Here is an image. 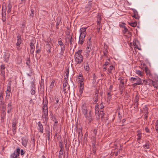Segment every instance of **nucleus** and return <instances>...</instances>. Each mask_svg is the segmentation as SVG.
Returning <instances> with one entry per match:
<instances>
[{"label":"nucleus","mask_w":158,"mask_h":158,"mask_svg":"<svg viewBox=\"0 0 158 158\" xmlns=\"http://www.w3.org/2000/svg\"><path fill=\"white\" fill-rule=\"evenodd\" d=\"M68 79L65 78L63 80V90L64 93L70 94V86L68 84Z\"/></svg>","instance_id":"nucleus-1"},{"label":"nucleus","mask_w":158,"mask_h":158,"mask_svg":"<svg viewBox=\"0 0 158 158\" xmlns=\"http://www.w3.org/2000/svg\"><path fill=\"white\" fill-rule=\"evenodd\" d=\"M95 112L96 118L98 119L100 118V116L102 119L104 118V111L102 110H99L97 111H95Z\"/></svg>","instance_id":"nucleus-2"},{"label":"nucleus","mask_w":158,"mask_h":158,"mask_svg":"<svg viewBox=\"0 0 158 158\" xmlns=\"http://www.w3.org/2000/svg\"><path fill=\"white\" fill-rule=\"evenodd\" d=\"M82 111L83 113L85 115L86 118H88L87 110L85 105L83 104L81 107Z\"/></svg>","instance_id":"nucleus-3"},{"label":"nucleus","mask_w":158,"mask_h":158,"mask_svg":"<svg viewBox=\"0 0 158 158\" xmlns=\"http://www.w3.org/2000/svg\"><path fill=\"white\" fill-rule=\"evenodd\" d=\"M77 131L78 134V139L79 142L80 140L82 139V138L83 136V134L82 133V129L81 128H79L77 130Z\"/></svg>","instance_id":"nucleus-4"},{"label":"nucleus","mask_w":158,"mask_h":158,"mask_svg":"<svg viewBox=\"0 0 158 158\" xmlns=\"http://www.w3.org/2000/svg\"><path fill=\"white\" fill-rule=\"evenodd\" d=\"M82 52V50H79L75 54V57L76 59H80L83 58V56L81 55V53Z\"/></svg>","instance_id":"nucleus-5"},{"label":"nucleus","mask_w":158,"mask_h":158,"mask_svg":"<svg viewBox=\"0 0 158 158\" xmlns=\"http://www.w3.org/2000/svg\"><path fill=\"white\" fill-rule=\"evenodd\" d=\"M18 122L16 119L14 118L13 120V122L12 123V130L13 131V133L15 134V131L17 128L16 125L17 124Z\"/></svg>","instance_id":"nucleus-6"},{"label":"nucleus","mask_w":158,"mask_h":158,"mask_svg":"<svg viewBox=\"0 0 158 158\" xmlns=\"http://www.w3.org/2000/svg\"><path fill=\"white\" fill-rule=\"evenodd\" d=\"M37 129L39 132L41 133H43L44 132V128L42 124L40 122H39L37 123Z\"/></svg>","instance_id":"nucleus-7"},{"label":"nucleus","mask_w":158,"mask_h":158,"mask_svg":"<svg viewBox=\"0 0 158 158\" xmlns=\"http://www.w3.org/2000/svg\"><path fill=\"white\" fill-rule=\"evenodd\" d=\"M43 110V116L44 118H46L48 116V109H42Z\"/></svg>","instance_id":"nucleus-8"},{"label":"nucleus","mask_w":158,"mask_h":158,"mask_svg":"<svg viewBox=\"0 0 158 158\" xmlns=\"http://www.w3.org/2000/svg\"><path fill=\"white\" fill-rule=\"evenodd\" d=\"M22 144L25 147H26L27 145V143L28 140L27 139L26 137H23L22 138Z\"/></svg>","instance_id":"nucleus-9"},{"label":"nucleus","mask_w":158,"mask_h":158,"mask_svg":"<svg viewBox=\"0 0 158 158\" xmlns=\"http://www.w3.org/2000/svg\"><path fill=\"white\" fill-rule=\"evenodd\" d=\"M11 90V89L10 88V86H8L7 87V89L6 91V98L7 99H8L10 96V91Z\"/></svg>","instance_id":"nucleus-10"},{"label":"nucleus","mask_w":158,"mask_h":158,"mask_svg":"<svg viewBox=\"0 0 158 158\" xmlns=\"http://www.w3.org/2000/svg\"><path fill=\"white\" fill-rule=\"evenodd\" d=\"M91 48H89V47H87L85 51V55L86 57V58H88L89 56V53L90 51L91 50Z\"/></svg>","instance_id":"nucleus-11"},{"label":"nucleus","mask_w":158,"mask_h":158,"mask_svg":"<svg viewBox=\"0 0 158 158\" xmlns=\"http://www.w3.org/2000/svg\"><path fill=\"white\" fill-rule=\"evenodd\" d=\"M43 104V106L42 107V109H48V107L47 106L48 102L47 99H46V100H44V99Z\"/></svg>","instance_id":"nucleus-12"},{"label":"nucleus","mask_w":158,"mask_h":158,"mask_svg":"<svg viewBox=\"0 0 158 158\" xmlns=\"http://www.w3.org/2000/svg\"><path fill=\"white\" fill-rule=\"evenodd\" d=\"M133 10L134 15L133 16V17L136 19H139V17L138 15L137 11L135 9H133Z\"/></svg>","instance_id":"nucleus-13"},{"label":"nucleus","mask_w":158,"mask_h":158,"mask_svg":"<svg viewBox=\"0 0 158 158\" xmlns=\"http://www.w3.org/2000/svg\"><path fill=\"white\" fill-rule=\"evenodd\" d=\"M21 43V36L20 35H18L17 36V40L16 43V45L17 46H19Z\"/></svg>","instance_id":"nucleus-14"},{"label":"nucleus","mask_w":158,"mask_h":158,"mask_svg":"<svg viewBox=\"0 0 158 158\" xmlns=\"http://www.w3.org/2000/svg\"><path fill=\"white\" fill-rule=\"evenodd\" d=\"M97 24H101V21L102 19V18L101 17V14L99 13H98V16H97Z\"/></svg>","instance_id":"nucleus-15"},{"label":"nucleus","mask_w":158,"mask_h":158,"mask_svg":"<svg viewBox=\"0 0 158 158\" xmlns=\"http://www.w3.org/2000/svg\"><path fill=\"white\" fill-rule=\"evenodd\" d=\"M6 8L5 6V7L3 6H2V17L6 16Z\"/></svg>","instance_id":"nucleus-16"},{"label":"nucleus","mask_w":158,"mask_h":158,"mask_svg":"<svg viewBox=\"0 0 158 158\" xmlns=\"http://www.w3.org/2000/svg\"><path fill=\"white\" fill-rule=\"evenodd\" d=\"M137 82L134 83V84H135L136 85H142V82L141 81V79L139 78H138L136 80Z\"/></svg>","instance_id":"nucleus-17"},{"label":"nucleus","mask_w":158,"mask_h":158,"mask_svg":"<svg viewBox=\"0 0 158 158\" xmlns=\"http://www.w3.org/2000/svg\"><path fill=\"white\" fill-rule=\"evenodd\" d=\"M12 7V5L10 4V3H9L8 4V6H7L8 9H7V12L8 13H9L11 12Z\"/></svg>","instance_id":"nucleus-18"},{"label":"nucleus","mask_w":158,"mask_h":158,"mask_svg":"<svg viewBox=\"0 0 158 158\" xmlns=\"http://www.w3.org/2000/svg\"><path fill=\"white\" fill-rule=\"evenodd\" d=\"M12 105L11 104V103H10L8 104V106H7V113H10L11 110L12 109Z\"/></svg>","instance_id":"nucleus-19"},{"label":"nucleus","mask_w":158,"mask_h":158,"mask_svg":"<svg viewBox=\"0 0 158 158\" xmlns=\"http://www.w3.org/2000/svg\"><path fill=\"white\" fill-rule=\"evenodd\" d=\"M91 40L90 38L89 39V41L87 42V47L91 48L92 47Z\"/></svg>","instance_id":"nucleus-20"},{"label":"nucleus","mask_w":158,"mask_h":158,"mask_svg":"<svg viewBox=\"0 0 158 158\" xmlns=\"http://www.w3.org/2000/svg\"><path fill=\"white\" fill-rule=\"evenodd\" d=\"M143 147L145 149H148L149 148V142H146L145 144L143 145Z\"/></svg>","instance_id":"nucleus-21"},{"label":"nucleus","mask_w":158,"mask_h":158,"mask_svg":"<svg viewBox=\"0 0 158 158\" xmlns=\"http://www.w3.org/2000/svg\"><path fill=\"white\" fill-rule=\"evenodd\" d=\"M141 134V132L140 131H137V135L138 136V138H137V140H139L141 139L142 137Z\"/></svg>","instance_id":"nucleus-22"},{"label":"nucleus","mask_w":158,"mask_h":158,"mask_svg":"<svg viewBox=\"0 0 158 158\" xmlns=\"http://www.w3.org/2000/svg\"><path fill=\"white\" fill-rule=\"evenodd\" d=\"M32 88L31 91V92L32 95H34L35 93V88L34 87V84H32L31 85Z\"/></svg>","instance_id":"nucleus-23"},{"label":"nucleus","mask_w":158,"mask_h":158,"mask_svg":"<svg viewBox=\"0 0 158 158\" xmlns=\"http://www.w3.org/2000/svg\"><path fill=\"white\" fill-rule=\"evenodd\" d=\"M135 72L138 75L140 76V77H142L143 76V73L140 70H136Z\"/></svg>","instance_id":"nucleus-24"},{"label":"nucleus","mask_w":158,"mask_h":158,"mask_svg":"<svg viewBox=\"0 0 158 158\" xmlns=\"http://www.w3.org/2000/svg\"><path fill=\"white\" fill-rule=\"evenodd\" d=\"M86 34V32L80 33L79 38H81V39H85V36Z\"/></svg>","instance_id":"nucleus-25"},{"label":"nucleus","mask_w":158,"mask_h":158,"mask_svg":"<svg viewBox=\"0 0 158 158\" xmlns=\"http://www.w3.org/2000/svg\"><path fill=\"white\" fill-rule=\"evenodd\" d=\"M144 113H148V108L147 105H145L143 108Z\"/></svg>","instance_id":"nucleus-26"},{"label":"nucleus","mask_w":158,"mask_h":158,"mask_svg":"<svg viewBox=\"0 0 158 158\" xmlns=\"http://www.w3.org/2000/svg\"><path fill=\"white\" fill-rule=\"evenodd\" d=\"M86 29L87 28L85 27H83L81 28L80 31V33L86 32L85 31Z\"/></svg>","instance_id":"nucleus-27"},{"label":"nucleus","mask_w":158,"mask_h":158,"mask_svg":"<svg viewBox=\"0 0 158 158\" xmlns=\"http://www.w3.org/2000/svg\"><path fill=\"white\" fill-rule=\"evenodd\" d=\"M153 81L152 80L150 79H148L147 81V83H148V84L149 85H151L153 84Z\"/></svg>","instance_id":"nucleus-28"},{"label":"nucleus","mask_w":158,"mask_h":158,"mask_svg":"<svg viewBox=\"0 0 158 158\" xmlns=\"http://www.w3.org/2000/svg\"><path fill=\"white\" fill-rule=\"evenodd\" d=\"M46 133L47 135L48 139V140L50 139V130H47L46 131Z\"/></svg>","instance_id":"nucleus-29"},{"label":"nucleus","mask_w":158,"mask_h":158,"mask_svg":"<svg viewBox=\"0 0 158 158\" xmlns=\"http://www.w3.org/2000/svg\"><path fill=\"white\" fill-rule=\"evenodd\" d=\"M129 25L132 27H135L137 26V23L136 22L129 23Z\"/></svg>","instance_id":"nucleus-30"},{"label":"nucleus","mask_w":158,"mask_h":158,"mask_svg":"<svg viewBox=\"0 0 158 158\" xmlns=\"http://www.w3.org/2000/svg\"><path fill=\"white\" fill-rule=\"evenodd\" d=\"M63 154V151L60 150L58 158H62Z\"/></svg>","instance_id":"nucleus-31"},{"label":"nucleus","mask_w":158,"mask_h":158,"mask_svg":"<svg viewBox=\"0 0 158 158\" xmlns=\"http://www.w3.org/2000/svg\"><path fill=\"white\" fill-rule=\"evenodd\" d=\"M60 46V48H61V53L63 54V53L64 51V49H65L64 45V44H63Z\"/></svg>","instance_id":"nucleus-32"},{"label":"nucleus","mask_w":158,"mask_h":158,"mask_svg":"<svg viewBox=\"0 0 158 158\" xmlns=\"http://www.w3.org/2000/svg\"><path fill=\"white\" fill-rule=\"evenodd\" d=\"M85 40V39H81V38H79V40L78 42V44L81 45L82 44Z\"/></svg>","instance_id":"nucleus-33"},{"label":"nucleus","mask_w":158,"mask_h":158,"mask_svg":"<svg viewBox=\"0 0 158 158\" xmlns=\"http://www.w3.org/2000/svg\"><path fill=\"white\" fill-rule=\"evenodd\" d=\"M98 94H95L94 97V102L96 103L98 101Z\"/></svg>","instance_id":"nucleus-34"},{"label":"nucleus","mask_w":158,"mask_h":158,"mask_svg":"<svg viewBox=\"0 0 158 158\" xmlns=\"http://www.w3.org/2000/svg\"><path fill=\"white\" fill-rule=\"evenodd\" d=\"M155 88H158V84L156 82L153 81L152 85Z\"/></svg>","instance_id":"nucleus-35"},{"label":"nucleus","mask_w":158,"mask_h":158,"mask_svg":"<svg viewBox=\"0 0 158 158\" xmlns=\"http://www.w3.org/2000/svg\"><path fill=\"white\" fill-rule=\"evenodd\" d=\"M17 155V154L15 153V152H14V153L11 155V157L12 158H16L18 156Z\"/></svg>","instance_id":"nucleus-36"},{"label":"nucleus","mask_w":158,"mask_h":158,"mask_svg":"<svg viewBox=\"0 0 158 158\" xmlns=\"http://www.w3.org/2000/svg\"><path fill=\"white\" fill-rule=\"evenodd\" d=\"M59 146L60 148V150L63 151L64 150H63V144H62V142H59Z\"/></svg>","instance_id":"nucleus-37"},{"label":"nucleus","mask_w":158,"mask_h":158,"mask_svg":"<svg viewBox=\"0 0 158 158\" xmlns=\"http://www.w3.org/2000/svg\"><path fill=\"white\" fill-rule=\"evenodd\" d=\"M69 68L68 67L67 69H66L65 73H66V78L68 79V77L69 76Z\"/></svg>","instance_id":"nucleus-38"},{"label":"nucleus","mask_w":158,"mask_h":158,"mask_svg":"<svg viewBox=\"0 0 158 158\" xmlns=\"http://www.w3.org/2000/svg\"><path fill=\"white\" fill-rule=\"evenodd\" d=\"M134 45L135 46V48L136 49H138L139 50H141V48L138 45L136 44V43H135L134 44Z\"/></svg>","instance_id":"nucleus-39"},{"label":"nucleus","mask_w":158,"mask_h":158,"mask_svg":"<svg viewBox=\"0 0 158 158\" xmlns=\"http://www.w3.org/2000/svg\"><path fill=\"white\" fill-rule=\"evenodd\" d=\"M145 71L147 74H149L150 73V70H149L148 67H146L145 68Z\"/></svg>","instance_id":"nucleus-40"},{"label":"nucleus","mask_w":158,"mask_h":158,"mask_svg":"<svg viewBox=\"0 0 158 158\" xmlns=\"http://www.w3.org/2000/svg\"><path fill=\"white\" fill-rule=\"evenodd\" d=\"M69 40L71 45H72L73 44H74V39L72 38V37L70 39L69 38Z\"/></svg>","instance_id":"nucleus-41"},{"label":"nucleus","mask_w":158,"mask_h":158,"mask_svg":"<svg viewBox=\"0 0 158 158\" xmlns=\"http://www.w3.org/2000/svg\"><path fill=\"white\" fill-rule=\"evenodd\" d=\"M86 65L84 66L85 70L86 71H88L89 69V67L88 63H87Z\"/></svg>","instance_id":"nucleus-42"},{"label":"nucleus","mask_w":158,"mask_h":158,"mask_svg":"<svg viewBox=\"0 0 158 158\" xmlns=\"http://www.w3.org/2000/svg\"><path fill=\"white\" fill-rule=\"evenodd\" d=\"M104 107L103 105V102H102L100 105V109L99 110H102Z\"/></svg>","instance_id":"nucleus-43"},{"label":"nucleus","mask_w":158,"mask_h":158,"mask_svg":"<svg viewBox=\"0 0 158 158\" xmlns=\"http://www.w3.org/2000/svg\"><path fill=\"white\" fill-rule=\"evenodd\" d=\"M55 84V81L53 80L51 82V83L50 85V88H52L53 86H54Z\"/></svg>","instance_id":"nucleus-44"},{"label":"nucleus","mask_w":158,"mask_h":158,"mask_svg":"<svg viewBox=\"0 0 158 158\" xmlns=\"http://www.w3.org/2000/svg\"><path fill=\"white\" fill-rule=\"evenodd\" d=\"M54 99L56 100L55 104H57L59 101V99L58 97H55Z\"/></svg>","instance_id":"nucleus-45"},{"label":"nucleus","mask_w":158,"mask_h":158,"mask_svg":"<svg viewBox=\"0 0 158 158\" xmlns=\"http://www.w3.org/2000/svg\"><path fill=\"white\" fill-rule=\"evenodd\" d=\"M20 149L19 148H17L16 149V151H15V153L17 154V155L18 156H19V154L20 153Z\"/></svg>","instance_id":"nucleus-46"},{"label":"nucleus","mask_w":158,"mask_h":158,"mask_svg":"<svg viewBox=\"0 0 158 158\" xmlns=\"http://www.w3.org/2000/svg\"><path fill=\"white\" fill-rule=\"evenodd\" d=\"M2 76L4 77L5 78V75L4 70H0Z\"/></svg>","instance_id":"nucleus-47"},{"label":"nucleus","mask_w":158,"mask_h":158,"mask_svg":"<svg viewBox=\"0 0 158 158\" xmlns=\"http://www.w3.org/2000/svg\"><path fill=\"white\" fill-rule=\"evenodd\" d=\"M97 131L96 129H94L93 131L92 135L93 137H95L97 134Z\"/></svg>","instance_id":"nucleus-48"},{"label":"nucleus","mask_w":158,"mask_h":158,"mask_svg":"<svg viewBox=\"0 0 158 158\" xmlns=\"http://www.w3.org/2000/svg\"><path fill=\"white\" fill-rule=\"evenodd\" d=\"M3 98H0V104L1 105H4V102L3 101Z\"/></svg>","instance_id":"nucleus-49"},{"label":"nucleus","mask_w":158,"mask_h":158,"mask_svg":"<svg viewBox=\"0 0 158 158\" xmlns=\"http://www.w3.org/2000/svg\"><path fill=\"white\" fill-rule=\"evenodd\" d=\"M89 120L90 122L91 121V114L90 112H89Z\"/></svg>","instance_id":"nucleus-50"},{"label":"nucleus","mask_w":158,"mask_h":158,"mask_svg":"<svg viewBox=\"0 0 158 158\" xmlns=\"http://www.w3.org/2000/svg\"><path fill=\"white\" fill-rule=\"evenodd\" d=\"M139 100V98L137 97V95H136V96L135 98V103L136 102H138Z\"/></svg>","instance_id":"nucleus-51"},{"label":"nucleus","mask_w":158,"mask_h":158,"mask_svg":"<svg viewBox=\"0 0 158 158\" xmlns=\"http://www.w3.org/2000/svg\"><path fill=\"white\" fill-rule=\"evenodd\" d=\"M102 27V24H97V28L98 29H101Z\"/></svg>","instance_id":"nucleus-52"},{"label":"nucleus","mask_w":158,"mask_h":158,"mask_svg":"<svg viewBox=\"0 0 158 158\" xmlns=\"http://www.w3.org/2000/svg\"><path fill=\"white\" fill-rule=\"evenodd\" d=\"M34 11L33 9H32L31 10V13L30 14V15L31 17H33L34 16Z\"/></svg>","instance_id":"nucleus-53"},{"label":"nucleus","mask_w":158,"mask_h":158,"mask_svg":"<svg viewBox=\"0 0 158 158\" xmlns=\"http://www.w3.org/2000/svg\"><path fill=\"white\" fill-rule=\"evenodd\" d=\"M118 80H120V83L119 84L124 85V82L122 78H120L118 79Z\"/></svg>","instance_id":"nucleus-54"},{"label":"nucleus","mask_w":158,"mask_h":158,"mask_svg":"<svg viewBox=\"0 0 158 158\" xmlns=\"http://www.w3.org/2000/svg\"><path fill=\"white\" fill-rule=\"evenodd\" d=\"M137 78H135V77H131L130 79V81H136L137 80Z\"/></svg>","instance_id":"nucleus-55"},{"label":"nucleus","mask_w":158,"mask_h":158,"mask_svg":"<svg viewBox=\"0 0 158 158\" xmlns=\"http://www.w3.org/2000/svg\"><path fill=\"white\" fill-rule=\"evenodd\" d=\"M30 47L31 49H35L34 45L32 43H30Z\"/></svg>","instance_id":"nucleus-56"},{"label":"nucleus","mask_w":158,"mask_h":158,"mask_svg":"<svg viewBox=\"0 0 158 158\" xmlns=\"http://www.w3.org/2000/svg\"><path fill=\"white\" fill-rule=\"evenodd\" d=\"M98 110H99V105L98 104H97L95 106V111H97Z\"/></svg>","instance_id":"nucleus-57"},{"label":"nucleus","mask_w":158,"mask_h":158,"mask_svg":"<svg viewBox=\"0 0 158 158\" xmlns=\"http://www.w3.org/2000/svg\"><path fill=\"white\" fill-rule=\"evenodd\" d=\"M145 131L147 133H150V130L147 127H145Z\"/></svg>","instance_id":"nucleus-58"},{"label":"nucleus","mask_w":158,"mask_h":158,"mask_svg":"<svg viewBox=\"0 0 158 158\" xmlns=\"http://www.w3.org/2000/svg\"><path fill=\"white\" fill-rule=\"evenodd\" d=\"M40 87L41 89L42 88L44 90V83L43 82H41L40 84Z\"/></svg>","instance_id":"nucleus-59"},{"label":"nucleus","mask_w":158,"mask_h":158,"mask_svg":"<svg viewBox=\"0 0 158 158\" xmlns=\"http://www.w3.org/2000/svg\"><path fill=\"white\" fill-rule=\"evenodd\" d=\"M31 142L32 143H33L34 145H35V139L34 137L32 138L31 139Z\"/></svg>","instance_id":"nucleus-60"},{"label":"nucleus","mask_w":158,"mask_h":158,"mask_svg":"<svg viewBox=\"0 0 158 158\" xmlns=\"http://www.w3.org/2000/svg\"><path fill=\"white\" fill-rule=\"evenodd\" d=\"M128 29L126 27H125L124 28L123 30V33H125L126 32L128 31Z\"/></svg>","instance_id":"nucleus-61"},{"label":"nucleus","mask_w":158,"mask_h":158,"mask_svg":"<svg viewBox=\"0 0 158 158\" xmlns=\"http://www.w3.org/2000/svg\"><path fill=\"white\" fill-rule=\"evenodd\" d=\"M119 89H123L124 88V85L119 84Z\"/></svg>","instance_id":"nucleus-62"},{"label":"nucleus","mask_w":158,"mask_h":158,"mask_svg":"<svg viewBox=\"0 0 158 158\" xmlns=\"http://www.w3.org/2000/svg\"><path fill=\"white\" fill-rule=\"evenodd\" d=\"M30 60H27V61L26 63V64H27V65L28 66H30Z\"/></svg>","instance_id":"nucleus-63"},{"label":"nucleus","mask_w":158,"mask_h":158,"mask_svg":"<svg viewBox=\"0 0 158 158\" xmlns=\"http://www.w3.org/2000/svg\"><path fill=\"white\" fill-rule=\"evenodd\" d=\"M5 68L4 65L2 64L1 66V70H4Z\"/></svg>","instance_id":"nucleus-64"}]
</instances>
